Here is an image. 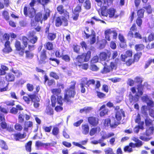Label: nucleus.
<instances>
[{"label": "nucleus", "mask_w": 154, "mask_h": 154, "mask_svg": "<svg viewBox=\"0 0 154 154\" xmlns=\"http://www.w3.org/2000/svg\"><path fill=\"white\" fill-rule=\"evenodd\" d=\"M142 99L143 101L147 103L149 106L151 107H153L154 106V102L149 99L148 96H143L142 97Z\"/></svg>", "instance_id": "17"}, {"label": "nucleus", "mask_w": 154, "mask_h": 154, "mask_svg": "<svg viewBox=\"0 0 154 154\" xmlns=\"http://www.w3.org/2000/svg\"><path fill=\"white\" fill-rule=\"evenodd\" d=\"M106 42V41L104 39L102 40L101 41L97 42V46L100 49H103L105 47Z\"/></svg>", "instance_id": "29"}, {"label": "nucleus", "mask_w": 154, "mask_h": 154, "mask_svg": "<svg viewBox=\"0 0 154 154\" xmlns=\"http://www.w3.org/2000/svg\"><path fill=\"white\" fill-rule=\"evenodd\" d=\"M95 83V81L94 79L89 80L87 81L85 83V85H87V86L89 87V85L91 84L94 85Z\"/></svg>", "instance_id": "63"}, {"label": "nucleus", "mask_w": 154, "mask_h": 154, "mask_svg": "<svg viewBox=\"0 0 154 154\" xmlns=\"http://www.w3.org/2000/svg\"><path fill=\"white\" fill-rule=\"evenodd\" d=\"M125 116L124 112L122 109H120L117 111L116 112L115 117L116 119L119 121L120 120L122 117H124Z\"/></svg>", "instance_id": "18"}, {"label": "nucleus", "mask_w": 154, "mask_h": 154, "mask_svg": "<svg viewBox=\"0 0 154 154\" xmlns=\"http://www.w3.org/2000/svg\"><path fill=\"white\" fill-rule=\"evenodd\" d=\"M37 2L38 4L42 5L43 6L47 5L51 2V0H31L29 3L30 7L25 6L23 8V13L26 17H29V18H33L34 16L35 12L34 7Z\"/></svg>", "instance_id": "1"}, {"label": "nucleus", "mask_w": 154, "mask_h": 154, "mask_svg": "<svg viewBox=\"0 0 154 154\" xmlns=\"http://www.w3.org/2000/svg\"><path fill=\"white\" fill-rule=\"evenodd\" d=\"M23 98L27 104H29L31 100L33 103V106L35 108H38L39 106L40 99L35 94H28L27 96H24Z\"/></svg>", "instance_id": "5"}, {"label": "nucleus", "mask_w": 154, "mask_h": 154, "mask_svg": "<svg viewBox=\"0 0 154 154\" xmlns=\"http://www.w3.org/2000/svg\"><path fill=\"white\" fill-rule=\"evenodd\" d=\"M147 107L146 106H143L141 107V111L142 113L145 116L147 115Z\"/></svg>", "instance_id": "52"}, {"label": "nucleus", "mask_w": 154, "mask_h": 154, "mask_svg": "<svg viewBox=\"0 0 154 154\" xmlns=\"http://www.w3.org/2000/svg\"><path fill=\"white\" fill-rule=\"evenodd\" d=\"M3 39L6 41H9L10 35L7 33H5L2 36Z\"/></svg>", "instance_id": "59"}, {"label": "nucleus", "mask_w": 154, "mask_h": 154, "mask_svg": "<svg viewBox=\"0 0 154 154\" xmlns=\"http://www.w3.org/2000/svg\"><path fill=\"white\" fill-rule=\"evenodd\" d=\"M70 85L68 88H67L64 91V100L66 103H72L71 99L74 98L76 94L75 85L76 82L75 81H71Z\"/></svg>", "instance_id": "3"}, {"label": "nucleus", "mask_w": 154, "mask_h": 154, "mask_svg": "<svg viewBox=\"0 0 154 154\" xmlns=\"http://www.w3.org/2000/svg\"><path fill=\"white\" fill-rule=\"evenodd\" d=\"M106 5L105 4V5L104 6V8L105 9H106ZM115 12V10L113 8L109 9L107 11L105 10H103V8L98 11V13L100 16H102L104 17H107L108 16L110 18H112L114 16Z\"/></svg>", "instance_id": "6"}, {"label": "nucleus", "mask_w": 154, "mask_h": 154, "mask_svg": "<svg viewBox=\"0 0 154 154\" xmlns=\"http://www.w3.org/2000/svg\"><path fill=\"white\" fill-rule=\"evenodd\" d=\"M91 52L88 51L86 53H82L77 56L75 58L76 61L74 63V65L79 66L80 68L87 70L88 68L89 65L87 63H81L82 62H87L89 60L91 57Z\"/></svg>", "instance_id": "2"}, {"label": "nucleus", "mask_w": 154, "mask_h": 154, "mask_svg": "<svg viewBox=\"0 0 154 154\" xmlns=\"http://www.w3.org/2000/svg\"><path fill=\"white\" fill-rule=\"evenodd\" d=\"M142 55L141 53H137L135 54L134 56V62H137Z\"/></svg>", "instance_id": "54"}, {"label": "nucleus", "mask_w": 154, "mask_h": 154, "mask_svg": "<svg viewBox=\"0 0 154 154\" xmlns=\"http://www.w3.org/2000/svg\"><path fill=\"white\" fill-rule=\"evenodd\" d=\"M79 14L72 12V15L71 16V18L72 20L75 21H77L79 17Z\"/></svg>", "instance_id": "42"}, {"label": "nucleus", "mask_w": 154, "mask_h": 154, "mask_svg": "<svg viewBox=\"0 0 154 154\" xmlns=\"http://www.w3.org/2000/svg\"><path fill=\"white\" fill-rule=\"evenodd\" d=\"M81 90V92L82 93H85V84L84 81H82L80 83Z\"/></svg>", "instance_id": "51"}, {"label": "nucleus", "mask_w": 154, "mask_h": 154, "mask_svg": "<svg viewBox=\"0 0 154 154\" xmlns=\"http://www.w3.org/2000/svg\"><path fill=\"white\" fill-rule=\"evenodd\" d=\"M32 141H29L25 144V149L26 151L30 152L32 150Z\"/></svg>", "instance_id": "26"}, {"label": "nucleus", "mask_w": 154, "mask_h": 154, "mask_svg": "<svg viewBox=\"0 0 154 154\" xmlns=\"http://www.w3.org/2000/svg\"><path fill=\"white\" fill-rule=\"evenodd\" d=\"M52 128V126H44L43 127L44 131L46 132L49 133L51 132Z\"/></svg>", "instance_id": "60"}, {"label": "nucleus", "mask_w": 154, "mask_h": 154, "mask_svg": "<svg viewBox=\"0 0 154 154\" xmlns=\"http://www.w3.org/2000/svg\"><path fill=\"white\" fill-rule=\"evenodd\" d=\"M132 140L136 142V144L137 147H140L143 145L142 141L139 140L137 138L135 137H133L132 138Z\"/></svg>", "instance_id": "33"}, {"label": "nucleus", "mask_w": 154, "mask_h": 154, "mask_svg": "<svg viewBox=\"0 0 154 154\" xmlns=\"http://www.w3.org/2000/svg\"><path fill=\"white\" fill-rule=\"evenodd\" d=\"M64 50H62L61 51L60 49H58L55 51L54 52L55 55L56 57L61 58L63 54Z\"/></svg>", "instance_id": "31"}, {"label": "nucleus", "mask_w": 154, "mask_h": 154, "mask_svg": "<svg viewBox=\"0 0 154 154\" xmlns=\"http://www.w3.org/2000/svg\"><path fill=\"white\" fill-rule=\"evenodd\" d=\"M105 36L106 39L108 41L110 40L109 35L112 34L113 38L114 39H116L117 35V33L115 30L113 29H107L105 31Z\"/></svg>", "instance_id": "10"}, {"label": "nucleus", "mask_w": 154, "mask_h": 154, "mask_svg": "<svg viewBox=\"0 0 154 154\" xmlns=\"http://www.w3.org/2000/svg\"><path fill=\"white\" fill-rule=\"evenodd\" d=\"M25 54V57L28 59H30L34 57V54L29 50L24 51Z\"/></svg>", "instance_id": "24"}, {"label": "nucleus", "mask_w": 154, "mask_h": 154, "mask_svg": "<svg viewBox=\"0 0 154 154\" xmlns=\"http://www.w3.org/2000/svg\"><path fill=\"white\" fill-rule=\"evenodd\" d=\"M13 135L14 139L16 141H18L25 138L26 134L24 132L23 134H21L20 132H18L13 134Z\"/></svg>", "instance_id": "16"}, {"label": "nucleus", "mask_w": 154, "mask_h": 154, "mask_svg": "<svg viewBox=\"0 0 154 154\" xmlns=\"http://www.w3.org/2000/svg\"><path fill=\"white\" fill-rule=\"evenodd\" d=\"M100 134L102 136V139L101 140L97 141V143H101L104 140L109 138L113 136L114 135V133L112 132L110 133L107 134H106L105 132L103 131L100 132Z\"/></svg>", "instance_id": "14"}, {"label": "nucleus", "mask_w": 154, "mask_h": 154, "mask_svg": "<svg viewBox=\"0 0 154 154\" xmlns=\"http://www.w3.org/2000/svg\"><path fill=\"white\" fill-rule=\"evenodd\" d=\"M0 112L3 114H7L8 113V110L5 108L0 106Z\"/></svg>", "instance_id": "64"}, {"label": "nucleus", "mask_w": 154, "mask_h": 154, "mask_svg": "<svg viewBox=\"0 0 154 154\" xmlns=\"http://www.w3.org/2000/svg\"><path fill=\"white\" fill-rule=\"evenodd\" d=\"M0 142V146L1 148L5 150H8V147L5 142L3 140H1Z\"/></svg>", "instance_id": "40"}, {"label": "nucleus", "mask_w": 154, "mask_h": 154, "mask_svg": "<svg viewBox=\"0 0 154 154\" xmlns=\"http://www.w3.org/2000/svg\"><path fill=\"white\" fill-rule=\"evenodd\" d=\"M10 41H6L4 44V48L2 49V51L5 53H8L12 51L11 47Z\"/></svg>", "instance_id": "15"}, {"label": "nucleus", "mask_w": 154, "mask_h": 154, "mask_svg": "<svg viewBox=\"0 0 154 154\" xmlns=\"http://www.w3.org/2000/svg\"><path fill=\"white\" fill-rule=\"evenodd\" d=\"M47 37L49 41H53L56 38V34L55 33H48Z\"/></svg>", "instance_id": "27"}, {"label": "nucleus", "mask_w": 154, "mask_h": 154, "mask_svg": "<svg viewBox=\"0 0 154 154\" xmlns=\"http://www.w3.org/2000/svg\"><path fill=\"white\" fill-rule=\"evenodd\" d=\"M51 92L53 94L54 96L56 95L57 96H59L61 92V90L60 88H53L51 90Z\"/></svg>", "instance_id": "32"}, {"label": "nucleus", "mask_w": 154, "mask_h": 154, "mask_svg": "<svg viewBox=\"0 0 154 154\" xmlns=\"http://www.w3.org/2000/svg\"><path fill=\"white\" fill-rule=\"evenodd\" d=\"M50 13L49 12L46 11L43 14L41 12H38L35 14L34 20H32L31 24L32 26H35L36 25L35 22H40L41 24L43 23V21H45L47 20L48 17L50 16Z\"/></svg>", "instance_id": "4"}, {"label": "nucleus", "mask_w": 154, "mask_h": 154, "mask_svg": "<svg viewBox=\"0 0 154 154\" xmlns=\"http://www.w3.org/2000/svg\"><path fill=\"white\" fill-rule=\"evenodd\" d=\"M49 76L56 80L59 79V76L56 72H50L49 73Z\"/></svg>", "instance_id": "46"}, {"label": "nucleus", "mask_w": 154, "mask_h": 154, "mask_svg": "<svg viewBox=\"0 0 154 154\" xmlns=\"http://www.w3.org/2000/svg\"><path fill=\"white\" fill-rule=\"evenodd\" d=\"M80 46L77 44L73 45H72L74 52L77 54H79L80 53Z\"/></svg>", "instance_id": "36"}, {"label": "nucleus", "mask_w": 154, "mask_h": 154, "mask_svg": "<svg viewBox=\"0 0 154 154\" xmlns=\"http://www.w3.org/2000/svg\"><path fill=\"white\" fill-rule=\"evenodd\" d=\"M96 56L93 57L91 61V69L92 71L96 70Z\"/></svg>", "instance_id": "20"}, {"label": "nucleus", "mask_w": 154, "mask_h": 154, "mask_svg": "<svg viewBox=\"0 0 154 154\" xmlns=\"http://www.w3.org/2000/svg\"><path fill=\"white\" fill-rule=\"evenodd\" d=\"M63 98L62 96L60 95L57 97L56 102L60 106H62L63 104Z\"/></svg>", "instance_id": "43"}, {"label": "nucleus", "mask_w": 154, "mask_h": 154, "mask_svg": "<svg viewBox=\"0 0 154 154\" xmlns=\"http://www.w3.org/2000/svg\"><path fill=\"white\" fill-rule=\"evenodd\" d=\"M105 106L104 105H102L100 107V110L101 111L100 112V115L101 116H103L106 114L108 110L105 108Z\"/></svg>", "instance_id": "28"}, {"label": "nucleus", "mask_w": 154, "mask_h": 154, "mask_svg": "<svg viewBox=\"0 0 154 154\" xmlns=\"http://www.w3.org/2000/svg\"><path fill=\"white\" fill-rule=\"evenodd\" d=\"M28 39L26 36H23L22 37V41L24 46L26 48L28 46Z\"/></svg>", "instance_id": "39"}, {"label": "nucleus", "mask_w": 154, "mask_h": 154, "mask_svg": "<svg viewBox=\"0 0 154 154\" xmlns=\"http://www.w3.org/2000/svg\"><path fill=\"white\" fill-rule=\"evenodd\" d=\"M40 58L39 62L40 64H45L46 63V62L45 60L47 59V51L46 50L43 49L41 52Z\"/></svg>", "instance_id": "13"}, {"label": "nucleus", "mask_w": 154, "mask_h": 154, "mask_svg": "<svg viewBox=\"0 0 154 154\" xmlns=\"http://www.w3.org/2000/svg\"><path fill=\"white\" fill-rule=\"evenodd\" d=\"M82 133L84 134H87L89 132V128L88 125L85 124L82 125Z\"/></svg>", "instance_id": "35"}, {"label": "nucleus", "mask_w": 154, "mask_h": 154, "mask_svg": "<svg viewBox=\"0 0 154 154\" xmlns=\"http://www.w3.org/2000/svg\"><path fill=\"white\" fill-rule=\"evenodd\" d=\"M1 128L3 129L7 128L8 125L5 121H2L0 124Z\"/></svg>", "instance_id": "58"}, {"label": "nucleus", "mask_w": 154, "mask_h": 154, "mask_svg": "<svg viewBox=\"0 0 154 154\" xmlns=\"http://www.w3.org/2000/svg\"><path fill=\"white\" fill-rule=\"evenodd\" d=\"M59 133V128L57 127H53L52 131V134L55 136H57Z\"/></svg>", "instance_id": "34"}, {"label": "nucleus", "mask_w": 154, "mask_h": 154, "mask_svg": "<svg viewBox=\"0 0 154 154\" xmlns=\"http://www.w3.org/2000/svg\"><path fill=\"white\" fill-rule=\"evenodd\" d=\"M129 101L131 103H133L137 101L138 100V96L136 95L134 96L130 94L129 95Z\"/></svg>", "instance_id": "25"}, {"label": "nucleus", "mask_w": 154, "mask_h": 154, "mask_svg": "<svg viewBox=\"0 0 154 154\" xmlns=\"http://www.w3.org/2000/svg\"><path fill=\"white\" fill-rule=\"evenodd\" d=\"M81 5H78L72 11L74 12L79 14V13L81 12Z\"/></svg>", "instance_id": "44"}, {"label": "nucleus", "mask_w": 154, "mask_h": 154, "mask_svg": "<svg viewBox=\"0 0 154 154\" xmlns=\"http://www.w3.org/2000/svg\"><path fill=\"white\" fill-rule=\"evenodd\" d=\"M45 112L47 115L49 116H53L54 114L53 109L50 107H48L46 108Z\"/></svg>", "instance_id": "38"}, {"label": "nucleus", "mask_w": 154, "mask_h": 154, "mask_svg": "<svg viewBox=\"0 0 154 154\" xmlns=\"http://www.w3.org/2000/svg\"><path fill=\"white\" fill-rule=\"evenodd\" d=\"M57 10L59 14L64 16L63 20L65 23L67 22V18H69V14L66 10L64 9L63 6L62 5H58L57 8Z\"/></svg>", "instance_id": "7"}, {"label": "nucleus", "mask_w": 154, "mask_h": 154, "mask_svg": "<svg viewBox=\"0 0 154 154\" xmlns=\"http://www.w3.org/2000/svg\"><path fill=\"white\" fill-rule=\"evenodd\" d=\"M84 6L85 8L87 9L88 10L91 8V3L89 0H86L84 2Z\"/></svg>", "instance_id": "41"}, {"label": "nucleus", "mask_w": 154, "mask_h": 154, "mask_svg": "<svg viewBox=\"0 0 154 154\" xmlns=\"http://www.w3.org/2000/svg\"><path fill=\"white\" fill-rule=\"evenodd\" d=\"M15 129L17 131H21L23 129V127L20 124L17 123L16 124L14 125Z\"/></svg>", "instance_id": "55"}, {"label": "nucleus", "mask_w": 154, "mask_h": 154, "mask_svg": "<svg viewBox=\"0 0 154 154\" xmlns=\"http://www.w3.org/2000/svg\"><path fill=\"white\" fill-rule=\"evenodd\" d=\"M89 123L93 126H95L96 125V121L95 117H89L88 118Z\"/></svg>", "instance_id": "30"}, {"label": "nucleus", "mask_w": 154, "mask_h": 154, "mask_svg": "<svg viewBox=\"0 0 154 154\" xmlns=\"http://www.w3.org/2000/svg\"><path fill=\"white\" fill-rule=\"evenodd\" d=\"M64 18V16H62L61 18V17L58 16L57 17L55 20V25L57 27H59L61 26L63 23V26H66L68 25V19L67 18V22H66L65 23L63 18Z\"/></svg>", "instance_id": "9"}, {"label": "nucleus", "mask_w": 154, "mask_h": 154, "mask_svg": "<svg viewBox=\"0 0 154 154\" xmlns=\"http://www.w3.org/2000/svg\"><path fill=\"white\" fill-rule=\"evenodd\" d=\"M5 80L8 82H13L15 80V76L12 73L9 72L5 76Z\"/></svg>", "instance_id": "21"}, {"label": "nucleus", "mask_w": 154, "mask_h": 154, "mask_svg": "<svg viewBox=\"0 0 154 154\" xmlns=\"http://www.w3.org/2000/svg\"><path fill=\"white\" fill-rule=\"evenodd\" d=\"M144 12V9H141L138 11L137 15L139 17H143V14Z\"/></svg>", "instance_id": "62"}, {"label": "nucleus", "mask_w": 154, "mask_h": 154, "mask_svg": "<svg viewBox=\"0 0 154 154\" xmlns=\"http://www.w3.org/2000/svg\"><path fill=\"white\" fill-rule=\"evenodd\" d=\"M144 48V45L141 44L136 45L135 46V49L137 51L142 50Z\"/></svg>", "instance_id": "50"}, {"label": "nucleus", "mask_w": 154, "mask_h": 154, "mask_svg": "<svg viewBox=\"0 0 154 154\" xmlns=\"http://www.w3.org/2000/svg\"><path fill=\"white\" fill-rule=\"evenodd\" d=\"M100 58L102 61H105L107 58V54L105 52H102L100 54Z\"/></svg>", "instance_id": "45"}, {"label": "nucleus", "mask_w": 154, "mask_h": 154, "mask_svg": "<svg viewBox=\"0 0 154 154\" xmlns=\"http://www.w3.org/2000/svg\"><path fill=\"white\" fill-rule=\"evenodd\" d=\"M11 71L15 75V76L17 77H20L21 75V73L18 70H14L13 69H11Z\"/></svg>", "instance_id": "47"}, {"label": "nucleus", "mask_w": 154, "mask_h": 154, "mask_svg": "<svg viewBox=\"0 0 154 154\" xmlns=\"http://www.w3.org/2000/svg\"><path fill=\"white\" fill-rule=\"evenodd\" d=\"M14 45L16 50L18 52L19 54L21 56H23L24 53L25 48H26L23 46L20 42L18 40H16Z\"/></svg>", "instance_id": "8"}, {"label": "nucleus", "mask_w": 154, "mask_h": 154, "mask_svg": "<svg viewBox=\"0 0 154 154\" xmlns=\"http://www.w3.org/2000/svg\"><path fill=\"white\" fill-rule=\"evenodd\" d=\"M36 32L34 31H30L28 35V38H30L29 42L32 44H35L37 41L38 37L35 35Z\"/></svg>", "instance_id": "12"}, {"label": "nucleus", "mask_w": 154, "mask_h": 154, "mask_svg": "<svg viewBox=\"0 0 154 154\" xmlns=\"http://www.w3.org/2000/svg\"><path fill=\"white\" fill-rule=\"evenodd\" d=\"M44 46L45 49L48 51H52L54 49L53 44L52 42H47Z\"/></svg>", "instance_id": "22"}, {"label": "nucleus", "mask_w": 154, "mask_h": 154, "mask_svg": "<svg viewBox=\"0 0 154 154\" xmlns=\"http://www.w3.org/2000/svg\"><path fill=\"white\" fill-rule=\"evenodd\" d=\"M18 122L19 123L22 124L24 122V119L23 116L22 114H20L18 117Z\"/></svg>", "instance_id": "57"}, {"label": "nucleus", "mask_w": 154, "mask_h": 154, "mask_svg": "<svg viewBox=\"0 0 154 154\" xmlns=\"http://www.w3.org/2000/svg\"><path fill=\"white\" fill-rule=\"evenodd\" d=\"M51 105L52 107H55L54 109L57 112L62 111L63 109L62 106H55L56 103V98L55 96H51Z\"/></svg>", "instance_id": "11"}, {"label": "nucleus", "mask_w": 154, "mask_h": 154, "mask_svg": "<svg viewBox=\"0 0 154 154\" xmlns=\"http://www.w3.org/2000/svg\"><path fill=\"white\" fill-rule=\"evenodd\" d=\"M104 64L105 66H104L103 70L102 72L103 73H106L110 71L111 70V67L108 66L106 65V63L105 62Z\"/></svg>", "instance_id": "49"}, {"label": "nucleus", "mask_w": 154, "mask_h": 154, "mask_svg": "<svg viewBox=\"0 0 154 154\" xmlns=\"http://www.w3.org/2000/svg\"><path fill=\"white\" fill-rule=\"evenodd\" d=\"M44 83H45L47 81V85L48 86H51L55 84V82L53 79H49L48 76L45 75L44 76Z\"/></svg>", "instance_id": "19"}, {"label": "nucleus", "mask_w": 154, "mask_h": 154, "mask_svg": "<svg viewBox=\"0 0 154 154\" xmlns=\"http://www.w3.org/2000/svg\"><path fill=\"white\" fill-rule=\"evenodd\" d=\"M61 59L66 62H69L70 60V57L68 54L63 55Z\"/></svg>", "instance_id": "48"}, {"label": "nucleus", "mask_w": 154, "mask_h": 154, "mask_svg": "<svg viewBox=\"0 0 154 154\" xmlns=\"http://www.w3.org/2000/svg\"><path fill=\"white\" fill-rule=\"evenodd\" d=\"M14 102V100H8L5 101L4 103L7 106H13L15 105Z\"/></svg>", "instance_id": "53"}, {"label": "nucleus", "mask_w": 154, "mask_h": 154, "mask_svg": "<svg viewBox=\"0 0 154 154\" xmlns=\"http://www.w3.org/2000/svg\"><path fill=\"white\" fill-rule=\"evenodd\" d=\"M85 30L87 32H86L85 31H84V33L85 35V37L86 38H88L90 37L91 36V35L90 34L88 33L89 32V28L88 27H85Z\"/></svg>", "instance_id": "61"}, {"label": "nucleus", "mask_w": 154, "mask_h": 154, "mask_svg": "<svg viewBox=\"0 0 154 154\" xmlns=\"http://www.w3.org/2000/svg\"><path fill=\"white\" fill-rule=\"evenodd\" d=\"M119 122H116L114 119H112L111 120L110 126L111 128H115L119 124Z\"/></svg>", "instance_id": "37"}, {"label": "nucleus", "mask_w": 154, "mask_h": 154, "mask_svg": "<svg viewBox=\"0 0 154 154\" xmlns=\"http://www.w3.org/2000/svg\"><path fill=\"white\" fill-rule=\"evenodd\" d=\"M26 87L28 90L29 91L32 92L34 90V86L32 84L29 83H27L26 84Z\"/></svg>", "instance_id": "56"}, {"label": "nucleus", "mask_w": 154, "mask_h": 154, "mask_svg": "<svg viewBox=\"0 0 154 154\" xmlns=\"http://www.w3.org/2000/svg\"><path fill=\"white\" fill-rule=\"evenodd\" d=\"M2 15L3 18L6 21H8L10 19V16L8 11L4 10L2 11Z\"/></svg>", "instance_id": "23"}]
</instances>
